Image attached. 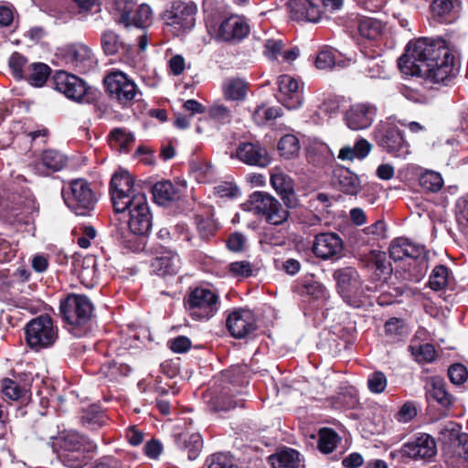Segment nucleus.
I'll use <instances>...</instances> for the list:
<instances>
[{"instance_id":"nucleus-21","label":"nucleus","mask_w":468,"mask_h":468,"mask_svg":"<svg viewBox=\"0 0 468 468\" xmlns=\"http://www.w3.org/2000/svg\"><path fill=\"white\" fill-rule=\"evenodd\" d=\"M236 157L251 166L266 167L271 163L267 149L259 143L241 142L236 148Z\"/></svg>"},{"instance_id":"nucleus-43","label":"nucleus","mask_w":468,"mask_h":468,"mask_svg":"<svg viewBox=\"0 0 468 468\" xmlns=\"http://www.w3.org/2000/svg\"><path fill=\"white\" fill-rule=\"evenodd\" d=\"M340 437L332 428H322L318 432L317 447L323 453H331L336 447Z\"/></svg>"},{"instance_id":"nucleus-2","label":"nucleus","mask_w":468,"mask_h":468,"mask_svg":"<svg viewBox=\"0 0 468 468\" xmlns=\"http://www.w3.org/2000/svg\"><path fill=\"white\" fill-rule=\"evenodd\" d=\"M52 447L58 460L67 467L82 468L90 460L97 445L87 436L69 431L57 437Z\"/></svg>"},{"instance_id":"nucleus-36","label":"nucleus","mask_w":468,"mask_h":468,"mask_svg":"<svg viewBox=\"0 0 468 468\" xmlns=\"http://www.w3.org/2000/svg\"><path fill=\"white\" fill-rule=\"evenodd\" d=\"M441 434H448L452 442H457L456 452L458 455L468 462V433L461 432V426L452 422L451 427L444 428Z\"/></svg>"},{"instance_id":"nucleus-29","label":"nucleus","mask_w":468,"mask_h":468,"mask_svg":"<svg viewBox=\"0 0 468 468\" xmlns=\"http://www.w3.org/2000/svg\"><path fill=\"white\" fill-rule=\"evenodd\" d=\"M174 442L179 450L187 453L190 461L196 460L203 449V438L197 432L185 431L175 434Z\"/></svg>"},{"instance_id":"nucleus-25","label":"nucleus","mask_w":468,"mask_h":468,"mask_svg":"<svg viewBox=\"0 0 468 468\" xmlns=\"http://www.w3.org/2000/svg\"><path fill=\"white\" fill-rule=\"evenodd\" d=\"M250 34L249 25L239 17L224 19L218 30V37L225 42H239Z\"/></svg>"},{"instance_id":"nucleus-55","label":"nucleus","mask_w":468,"mask_h":468,"mask_svg":"<svg viewBox=\"0 0 468 468\" xmlns=\"http://www.w3.org/2000/svg\"><path fill=\"white\" fill-rule=\"evenodd\" d=\"M207 115L213 122L221 125L230 123L233 117L231 110L224 104L210 106Z\"/></svg>"},{"instance_id":"nucleus-4","label":"nucleus","mask_w":468,"mask_h":468,"mask_svg":"<svg viewBox=\"0 0 468 468\" xmlns=\"http://www.w3.org/2000/svg\"><path fill=\"white\" fill-rule=\"evenodd\" d=\"M336 292L343 302L355 309L364 308L370 303L373 289L365 284L357 270L354 267L336 269L333 272Z\"/></svg>"},{"instance_id":"nucleus-15","label":"nucleus","mask_w":468,"mask_h":468,"mask_svg":"<svg viewBox=\"0 0 468 468\" xmlns=\"http://www.w3.org/2000/svg\"><path fill=\"white\" fill-rule=\"evenodd\" d=\"M226 328L233 338L253 337L258 330L257 316L250 309L234 308L227 314Z\"/></svg>"},{"instance_id":"nucleus-62","label":"nucleus","mask_w":468,"mask_h":468,"mask_svg":"<svg viewBox=\"0 0 468 468\" xmlns=\"http://www.w3.org/2000/svg\"><path fill=\"white\" fill-rule=\"evenodd\" d=\"M448 377L454 385L463 384L468 379V369L463 364L455 363L449 367Z\"/></svg>"},{"instance_id":"nucleus-9","label":"nucleus","mask_w":468,"mask_h":468,"mask_svg":"<svg viewBox=\"0 0 468 468\" xmlns=\"http://www.w3.org/2000/svg\"><path fill=\"white\" fill-rule=\"evenodd\" d=\"M52 84L56 90L64 94L68 99L78 102H93L101 92L75 74L66 70H57L52 77Z\"/></svg>"},{"instance_id":"nucleus-39","label":"nucleus","mask_w":468,"mask_h":468,"mask_svg":"<svg viewBox=\"0 0 468 468\" xmlns=\"http://www.w3.org/2000/svg\"><path fill=\"white\" fill-rule=\"evenodd\" d=\"M146 235L132 232L125 236L122 235V237H119V250L122 253L148 251L149 246H147Z\"/></svg>"},{"instance_id":"nucleus-56","label":"nucleus","mask_w":468,"mask_h":468,"mask_svg":"<svg viewBox=\"0 0 468 468\" xmlns=\"http://www.w3.org/2000/svg\"><path fill=\"white\" fill-rule=\"evenodd\" d=\"M429 268L428 257L412 261L408 268V279L413 282H420L427 273Z\"/></svg>"},{"instance_id":"nucleus-42","label":"nucleus","mask_w":468,"mask_h":468,"mask_svg":"<svg viewBox=\"0 0 468 468\" xmlns=\"http://www.w3.org/2000/svg\"><path fill=\"white\" fill-rule=\"evenodd\" d=\"M300 147L299 139L291 133L282 136L277 144L279 154L285 159H292L297 156Z\"/></svg>"},{"instance_id":"nucleus-51","label":"nucleus","mask_w":468,"mask_h":468,"mask_svg":"<svg viewBox=\"0 0 468 468\" xmlns=\"http://www.w3.org/2000/svg\"><path fill=\"white\" fill-rule=\"evenodd\" d=\"M360 237L366 235L367 238L364 240V243L374 244L379 239L387 238V226L384 220H377L375 223L365 228L358 234Z\"/></svg>"},{"instance_id":"nucleus-20","label":"nucleus","mask_w":468,"mask_h":468,"mask_svg":"<svg viewBox=\"0 0 468 468\" xmlns=\"http://www.w3.org/2000/svg\"><path fill=\"white\" fill-rule=\"evenodd\" d=\"M208 407L211 411L223 415L237 408L244 409L246 407V399L244 394L234 392L230 388L224 387L221 391L211 396L208 400Z\"/></svg>"},{"instance_id":"nucleus-5","label":"nucleus","mask_w":468,"mask_h":468,"mask_svg":"<svg viewBox=\"0 0 468 468\" xmlns=\"http://www.w3.org/2000/svg\"><path fill=\"white\" fill-rule=\"evenodd\" d=\"M35 206L28 187L11 184L0 197V214L11 225L26 224Z\"/></svg>"},{"instance_id":"nucleus-28","label":"nucleus","mask_w":468,"mask_h":468,"mask_svg":"<svg viewBox=\"0 0 468 468\" xmlns=\"http://www.w3.org/2000/svg\"><path fill=\"white\" fill-rule=\"evenodd\" d=\"M334 178L338 189L346 195L356 196L362 189L358 176L346 166L335 167Z\"/></svg>"},{"instance_id":"nucleus-27","label":"nucleus","mask_w":468,"mask_h":468,"mask_svg":"<svg viewBox=\"0 0 468 468\" xmlns=\"http://www.w3.org/2000/svg\"><path fill=\"white\" fill-rule=\"evenodd\" d=\"M146 336L147 331L141 325L134 324L122 325L119 330V349H139L144 344L143 338Z\"/></svg>"},{"instance_id":"nucleus-8","label":"nucleus","mask_w":468,"mask_h":468,"mask_svg":"<svg viewBox=\"0 0 468 468\" xmlns=\"http://www.w3.org/2000/svg\"><path fill=\"white\" fill-rule=\"evenodd\" d=\"M373 137L381 151L393 157L406 158L410 154L404 131L390 120L380 122L374 129Z\"/></svg>"},{"instance_id":"nucleus-30","label":"nucleus","mask_w":468,"mask_h":468,"mask_svg":"<svg viewBox=\"0 0 468 468\" xmlns=\"http://www.w3.org/2000/svg\"><path fill=\"white\" fill-rule=\"evenodd\" d=\"M292 292L300 296H308L312 300H324L329 296L326 287L316 281L314 276L297 281L292 286Z\"/></svg>"},{"instance_id":"nucleus-64","label":"nucleus","mask_w":468,"mask_h":468,"mask_svg":"<svg viewBox=\"0 0 468 468\" xmlns=\"http://www.w3.org/2000/svg\"><path fill=\"white\" fill-rule=\"evenodd\" d=\"M101 44L105 55L117 53V34L112 30L105 31L101 37Z\"/></svg>"},{"instance_id":"nucleus-45","label":"nucleus","mask_w":468,"mask_h":468,"mask_svg":"<svg viewBox=\"0 0 468 468\" xmlns=\"http://www.w3.org/2000/svg\"><path fill=\"white\" fill-rule=\"evenodd\" d=\"M450 272L451 270L446 265L435 266L429 278V287L434 292L445 289L449 282Z\"/></svg>"},{"instance_id":"nucleus-32","label":"nucleus","mask_w":468,"mask_h":468,"mask_svg":"<svg viewBox=\"0 0 468 468\" xmlns=\"http://www.w3.org/2000/svg\"><path fill=\"white\" fill-rule=\"evenodd\" d=\"M425 389L427 399H432L442 407L452 405V396L447 392L442 378L438 376L429 378Z\"/></svg>"},{"instance_id":"nucleus-41","label":"nucleus","mask_w":468,"mask_h":468,"mask_svg":"<svg viewBox=\"0 0 468 468\" xmlns=\"http://www.w3.org/2000/svg\"><path fill=\"white\" fill-rule=\"evenodd\" d=\"M0 388L3 394L12 400H25L29 392V389L25 384L22 385L8 378H3L0 381Z\"/></svg>"},{"instance_id":"nucleus-57","label":"nucleus","mask_w":468,"mask_h":468,"mask_svg":"<svg viewBox=\"0 0 468 468\" xmlns=\"http://www.w3.org/2000/svg\"><path fill=\"white\" fill-rule=\"evenodd\" d=\"M282 111L280 107H270L266 108L263 105L257 106L254 110L252 117L253 120L261 124L265 123L268 121H272L282 116Z\"/></svg>"},{"instance_id":"nucleus-53","label":"nucleus","mask_w":468,"mask_h":468,"mask_svg":"<svg viewBox=\"0 0 468 468\" xmlns=\"http://www.w3.org/2000/svg\"><path fill=\"white\" fill-rule=\"evenodd\" d=\"M8 66L10 68L12 76L16 80H22L27 72V58L18 52H14L9 59Z\"/></svg>"},{"instance_id":"nucleus-10","label":"nucleus","mask_w":468,"mask_h":468,"mask_svg":"<svg viewBox=\"0 0 468 468\" xmlns=\"http://www.w3.org/2000/svg\"><path fill=\"white\" fill-rule=\"evenodd\" d=\"M189 316L196 321L208 320L219 309V296L210 289L196 287L184 299Z\"/></svg>"},{"instance_id":"nucleus-46","label":"nucleus","mask_w":468,"mask_h":468,"mask_svg":"<svg viewBox=\"0 0 468 468\" xmlns=\"http://www.w3.org/2000/svg\"><path fill=\"white\" fill-rule=\"evenodd\" d=\"M67 163V157L57 150H45L41 154L40 164L53 172L61 170Z\"/></svg>"},{"instance_id":"nucleus-47","label":"nucleus","mask_w":468,"mask_h":468,"mask_svg":"<svg viewBox=\"0 0 468 468\" xmlns=\"http://www.w3.org/2000/svg\"><path fill=\"white\" fill-rule=\"evenodd\" d=\"M106 421V415L97 404L89 406L83 411L81 422L84 426L94 429L102 426Z\"/></svg>"},{"instance_id":"nucleus-13","label":"nucleus","mask_w":468,"mask_h":468,"mask_svg":"<svg viewBox=\"0 0 468 468\" xmlns=\"http://www.w3.org/2000/svg\"><path fill=\"white\" fill-rule=\"evenodd\" d=\"M56 57L63 65L81 74L90 72L97 64V59L91 49L87 45L79 42L58 48Z\"/></svg>"},{"instance_id":"nucleus-44","label":"nucleus","mask_w":468,"mask_h":468,"mask_svg":"<svg viewBox=\"0 0 468 468\" xmlns=\"http://www.w3.org/2000/svg\"><path fill=\"white\" fill-rule=\"evenodd\" d=\"M409 351L419 364L432 363L437 357L435 347L430 343L410 346Z\"/></svg>"},{"instance_id":"nucleus-40","label":"nucleus","mask_w":468,"mask_h":468,"mask_svg":"<svg viewBox=\"0 0 468 468\" xmlns=\"http://www.w3.org/2000/svg\"><path fill=\"white\" fill-rule=\"evenodd\" d=\"M119 189L122 191V200H127L135 195H144L141 192V185L136 183L135 177L121 166H119Z\"/></svg>"},{"instance_id":"nucleus-14","label":"nucleus","mask_w":468,"mask_h":468,"mask_svg":"<svg viewBox=\"0 0 468 468\" xmlns=\"http://www.w3.org/2000/svg\"><path fill=\"white\" fill-rule=\"evenodd\" d=\"M248 202L255 214L265 217L267 223L279 226L287 221L290 212L271 194L264 191H255L249 196Z\"/></svg>"},{"instance_id":"nucleus-48","label":"nucleus","mask_w":468,"mask_h":468,"mask_svg":"<svg viewBox=\"0 0 468 468\" xmlns=\"http://www.w3.org/2000/svg\"><path fill=\"white\" fill-rule=\"evenodd\" d=\"M195 220L200 239L205 242H209L219 229L217 222L213 218L202 216H196Z\"/></svg>"},{"instance_id":"nucleus-59","label":"nucleus","mask_w":468,"mask_h":468,"mask_svg":"<svg viewBox=\"0 0 468 468\" xmlns=\"http://www.w3.org/2000/svg\"><path fill=\"white\" fill-rule=\"evenodd\" d=\"M207 468H238L231 457L224 453H214L206 460Z\"/></svg>"},{"instance_id":"nucleus-33","label":"nucleus","mask_w":468,"mask_h":468,"mask_svg":"<svg viewBox=\"0 0 468 468\" xmlns=\"http://www.w3.org/2000/svg\"><path fill=\"white\" fill-rule=\"evenodd\" d=\"M367 267L373 271L375 279L378 281H387L392 273L391 263L383 251L373 250Z\"/></svg>"},{"instance_id":"nucleus-17","label":"nucleus","mask_w":468,"mask_h":468,"mask_svg":"<svg viewBox=\"0 0 468 468\" xmlns=\"http://www.w3.org/2000/svg\"><path fill=\"white\" fill-rule=\"evenodd\" d=\"M186 182L177 181L173 184L170 180L163 179L154 183L151 187L154 203L161 207H170L180 200L186 194Z\"/></svg>"},{"instance_id":"nucleus-34","label":"nucleus","mask_w":468,"mask_h":468,"mask_svg":"<svg viewBox=\"0 0 468 468\" xmlns=\"http://www.w3.org/2000/svg\"><path fill=\"white\" fill-rule=\"evenodd\" d=\"M139 90L126 73L119 69V104L128 107L133 104Z\"/></svg>"},{"instance_id":"nucleus-22","label":"nucleus","mask_w":468,"mask_h":468,"mask_svg":"<svg viewBox=\"0 0 468 468\" xmlns=\"http://www.w3.org/2000/svg\"><path fill=\"white\" fill-rule=\"evenodd\" d=\"M72 272L85 286H91L98 278L97 258L93 254L82 255L75 252L71 258Z\"/></svg>"},{"instance_id":"nucleus-12","label":"nucleus","mask_w":468,"mask_h":468,"mask_svg":"<svg viewBox=\"0 0 468 468\" xmlns=\"http://www.w3.org/2000/svg\"><path fill=\"white\" fill-rule=\"evenodd\" d=\"M25 339L36 351L52 346L58 339V328L51 316L45 314L31 319L25 326Z\"/></svg>"},{"instance_id":"nucleus-1","label":"nucleus","mask_w":468,"mask_h":468,"mask_svg":"<svg viewBox=\"0 0 468 468\" xmlns=\"http://www.w3.org/2000/svg\"><path fill=\"white\" fill-rule=\"evenodd\" d=\"M401 73L448 86L459 72L458 53L442 37H420L410 41L398 59Z\"/></svg>"},{"instance_id":"nucleus-31","label":"nucleus","mask_w":468,"mask_h":468,"mask_svg":"<svg viewBox=\"0 0 468 468\" xmlns=\"http://www.w3.org/2000/svg\"><path fill=\"white\" fill-rule=\"evenodd\" d=\"M300 456L297 450L284 447L270 455L269 463L271 468H302L303 465Z\"/></svg>"},{"instance_id":"nucleus-58","label":"nucleus","mask_w":468,"mask_h":468,"mask_svg":"<svg viewBox=\"0 0 468 468\" xmlns=\"http://www.w3.org/2000/svg\"><path fill=\"white\" fill-rule=\"evenodd\" d=\"M388 386L386 375L379 370L372 372L367 378V388L373 394H380Z\"/></svg>"},{"instance_id":"nucleus-18","label":"nucleus","mask_w":468,"mask_h":468,"mask_svg":"<svg viewBox=\"0 0 468 468\" xmlns=\"http://www.w3.org/2000/svg\"><path fill=\"white\" fill-rule=\"evenodd\" d=\"M277 84L279 90L276 98L284 107L295 110L302 106L303 96L296 79L288 74L281 75Z\"/></svg>"},{"instance_id":"nucleus-19","label":"nucleus","mask_w":468,"mask_h":468,"mask_svg":"<svg viewBox=\"0 0 468 468\" xmlns=\"http://www.w3.org/2000/svg\"><path fill=\"white\" fill-rule=\"evenodd\" d=\"M312 250L321 260L338 258L344 250V241L337 233L321 232L314 236Z\"/></svg>"},{"instance_id":"nucleus-6","label":"nucleus","mask_w":468,"mask_h":468,"mask_svg":"<svg viewBox=\"0 0 468 468\" xmlns=\"http://www.w3.org/2000/svg\"><path fill=\"white\" fill-rule=\"evenodd\" d=\"M122 191L119 189V223L125 224L134 234H147L152 228V214L145 195H135L122 200Z\"/></svg>"},{"instance_id":"nucleus-26","label":"nucleus","mask_w":468,"mask_h":468,"mask_svg":"<svg viewBox=\"0 0 468 468\" xmlns=\"http://www.w3.org/2000/svg\"><path fill=\"white\" fill-rule=\"evenodd\" d=\"M461 8V0H432L430 5L433 19L441 24H451L455 21Z\"/></svg>"},{"instance_id":"nucleus-52","label":"nucleus","mask_w":468,"mask_h":468,"mask_svg":"<svg viewBox=\"0 0 468 468\" xmlns=\"http://www.w3.org/2000/svg\"><path fill=\"white\" fill-rule=\"evenodd\" d=\"M455 218L460 230L468 236V195L456 201Z\"/></svg>"},{"instance_id":"nucleus-54","label":"nucleus","mask_w":468,"mask_h":468,"mask_svg":"<svg viewBox=\"0 0 468 468\" xmlns=\"http://www.w3.org/2000/svg\"><path fill=\"white\" fill-rule=\"evenodd\" d=\"M222 377L225 381L234 387H242L249 383L245 370L240 366L230 367L229 369L223 371Z\"/></svg>"},{"instance_id":"nucleus-60","label":"nucleus","mask_w":468,"mask_h":468,"mask_svg":"<svg viewBox=\"0 0 468 468\" xmlns=\"http://www.w3.org/2000/svg\"><path fill=\"white\" fill-rule=\"evenodd\" d=\"M229 272L235 278H249L253 275V268L248 261H233L229 265Z\"/></svg>"},{"instance_id":"nucleus-50","label":"nucleus","mask_w":468,"mask_h":468,"mask_svg":"<svg viewBox=\"0 0 468 468\" xmlns=\"http://www.w3.org/2000/svg\"><path fill=\"white\" fill-rule=\"evenodd\" d=\"M384 331L386 336L392 342L400 340L407 335L404 320L398 317L389 318L384 324Z\"/></svg>"},{"instance_id":"nucleus-11","label":"nucleus","mask_w":468,"mask_h":468,"mask_svg":"<svg viewBox=\"0 0 468 468\" xmlns=\"http://www.w3.org/2000/svg\"><path fill=\"white\" fill-rule=\"evenodd\" d=\"M437 454L435 439L428 433H419L403 443L399 450L390 452L391 458H399L402 463L410 461L431 462Z\"/></svg>"},{"instance_id":"nucleus-16","label":"nucleus","mask_w":468,"mask_h":468,"mask_svg":"<svg viewBox=\"0 0 468 468\" xmlns=\"http://www.w3.org/2000/svg\"><path fill=\"white\" fill-rule=\"evenodd\" d=\"M197 5L195 2L177 0L173 2L171 9L164 14L166 24L182 31L191 30L196 24Z\"/></svg>"},{"instance_id":"nucleus-3","label":"nucleus","mask_w":468,"mask_h":468,"mask_svg":"<svg viewBox=\"0 0 468 468\" xmlns=\"http://www.w3.org/2000/svg\"><path fill=\"white\" fill-rule=\"evenodd\" d=\"M93 310L90 299L85 294L69 292L59 300V316L75 337H82L87 334Z\"/></svg>"},{"instance_id":"nucleus-61","label":"nucleus","mask_w":468,"mask_h":468,"mask_svg":"<svg viewBox=\"0 0 468 468\" xmlns=\"http://www.w3.org/2000/svg\"><path fill=\"white\" fill-rule=\"evenodd\" d=\"M156 239L160 240V242L149 245L148 251L151 253H165L166 252V244H168L171 240V233L167 228H162L156 234Z\"/></svg>"},{"instance_id":"nucleus-7","label":"nucleus","mask_w":468,"mask_h":468,"mask_svg":"<svg viewBox=\"0 0 468 468\" xmlns=\"http://www.w3.org/2000/svg\"><path fill=\"white\" fill-rule=\"evenodd\" d=\"M61 195L66 206L77 216H90L98 201L91 184L84 178L72 179L65 184Z\"/></svg>"},{"instance_id":"nucleus-38","label":"nucleus","mask_w":468,"mask_h":468,"mask_svg":"<svg viewBox=\"0 0 468 468\" xmlns=\"http://www.w3.org/2000/svg\"><path fill=\"white\" fill-rule=\"evenodd\" d=\"M356 27L360 37L368 40L378 39L383 32L382 22L373 17H358Z\"/></svg>"},{"instance_id":"nucleus-24","label":"nucleus","mask_w":468,"mask_h":468,"mask_svg":"<svg viewBox=\"0 0 468 468\" xmlns=\"http://www.w3.org/2000/svg\"><path fill=\"white\" fill-rule=\"evenodd\" d=\"M152 9L146 4L133 5L130 7L119 6V25H122L125 28L133 26L137 28L144 27L150 23Z\"/></svg>"},{"instance_id":"nucleus-49","label":"nucleus","mask_w":468,"mask_h":468,"mask_svg":"<svg viewBox=\"0 0 468 468\" xmlns=\"http://www.w3.org/2000/svg\"><path fill=\"white\" fill-rule=\"evenodd\" d=\"M419 183L423 191L427 193H437L443 186V179L440 173L426 171L419 178Z\"/></svg>"},{"instance_id":"nucleus-37","label":"nucleus","mask_w":468,"mask_h":468,"mask_svg":"<svg viewBox=\"0 0 468 468\" xmlns=\"http://www.w3.org/2000/svg\"><path fill=\"white\" fill-rule=\"evenodd\" d=\"M50 74L51 69L48 65L42 62H34L27 67V72L23 80L34 87H42Z\"/></svg>"},{"instance_id":"nucleus-23","label":"nucleus","mask_w":468,"mask_h":468,"mask_svg":"<svg viewBox=\"0 0 468 468\" xmlns=\"http://www.w3.org/2000/svg\"><path fill=\"white\" fill-rule=\"evenodd\" d=\"M376 112V107L371 104H354L346 112V123L350 129L355 131L367 129L372 124Z\"/></svg>"},{"instance_id":"nucleus-63","label":"nucleus","mask_w":468,"mask_h":468,"mask_svg":"<svg viewBox=\"0 0 468 468\" xmlns=\"http://www.w3.org/2000/svg\"><path fill=\"white\" fill-rule=\"evenodd\" d=\"M315 67L319 69H331L335 64V53L330 48H323L318 52L315 61Z\"/></svg>"},{"instance_id":"nucleus-35","label":"nucleus","mask_w":468,"mask_h":468,"mask_svg":"<svg viewBox=\"0 0 468 468\" xmlns=\"http://www.w3.org/2000/svg\"><path fill=\"white\" fill-rule=\"evenodd\" d=\"M248 90V82L240 78L228 79L222 86L224 98L228 101H243L247 96Z\"/></svg>"}]
</instances>
